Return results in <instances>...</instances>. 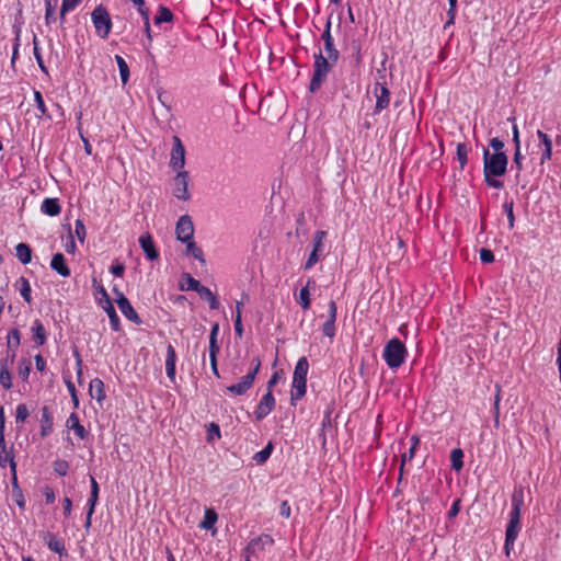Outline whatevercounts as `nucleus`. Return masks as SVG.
<instances>
[{
	"instance_id": "nucleus-1",
	"label": "nucleus",
	"mask_w": 561,
	"mask_h": 561,
	"mask_svg": "<svg viewBox=\"0 0 561 561\" xmlns=\"http://www.w3.org/2000/svg\"><path fill=\"white\" fill-rule=\"evenodd\" d=\"M508 158L505 152L490 153L488 149L483 151V175L488 186L501 190L504 186L503 181L496 178L506 173Z\"/></svg>"
},
{
	"instance_id": "nucleus-2",
	"label": "nucleus",
	"mask_w": 561,
	"mask_h": 561,
	"mask_svg": "<svg viewBox=\"0 0 561 561\" xmlns=\"http://www.w3.org/2000/svg\"><path fill=\"white\" fill-rule=\"evenodd\" d=\"M524 505V489L515 488L512 494V511L510 513V522L505 534V549L508 554L510 547L514 545L519 531L520 511Z\"/></svg>"
},
{
	"instance_id": "nucleus-3",
	"label": "nucleus",
	"mask_w": 561,
	"mask_h": 561,
	"mask_svg": "<svg viewBox=\"0 0 561 561\" xmlns=\"http://www.w3.org/2000/svg\"><path fill=\"white\" fill-rule=\"evenodd\" d=\"M334 64L330 60L329 56L324 57L321 51L314 55L313 73L309 85L311 93L320 89Z\"/></svg>"
},
{
	"instance_id": "nucleus-4",
	"label": "nucleus",
	"mask_w": 561,
	"mask_h": 561,
	"mask_svg": "<svg viewBox=\"0 0 561 561\" xmlns=\"http://www.w3.org/2000/svg\"><path fill=\"white\" fill-rule=\"evenodd\" d=\"M309 364L306 357H300L295 366L293 376L291 401L298 400L306 394L307 374Z\"/></svg>"
},
{
	"instance_id": "nucleus-5",
	"label": "nucleus",
	"mask_w": 561,
	"mask_h": 561,
	"mask_svg": "<svg viewBox=\"0 0 561 561\" xmlns=\"http://www.w3.org/2000/svg\"><path fill=\"white\" fill-rule=\"evenodd\" d=\"M407 348L397 337L391 339L383 348V359L390 368H399L405 359Z\"/></svg>"
},
{
	"instance_id": "nucleus-6",
	"label": "nucleus",
	"mask_w": 561,
	"mask_h": 561,
	"mask_svg": "<svg viewBox=\"0 0 561 561\" xmlns=\"http://www.w3.org/2000/svg\"><path fill=\"white\" fill-rule=\"evenodd\" d=\"M91 18L96 34L101 38H107L112 28V20L107 10L100 4L92 11Z\"/></svg>"
},
{
	"instance_id": "nucleus-7",
	"label": "nucleus",
	"mask_w": 561,
	"mask_h": 561,
	"mask_svg": "<svg viewBox=\"0 0 561 561\" xmlns=\"http://www.w3.org/2000/svg\"><path fill=\"white\" fill-rule=\"evenodd\" d=\"M253 367L252 369L241 378V381L234 385H231L227 388V390L233 394L242 396L253 385L255 376L257 375L261 360L259 357L253 358L252 360Z\"/></svg>"
},
{
	"instance_id": "nucleus-8",
	"label": "nucleus",
	"mask_w": 561,
	"mask_h": 561,
	"mask_svg": "<svg viewBox=\"0 0 561 561\" xmlns=\"http://www.w3.org/2000/svg\"><path fill=\"white\" fill-rule=\"evenodd\" d=\"M327 238V231L324 230H318L314 233L313 240H312V251L308 257V260L305 263V270H310L316 263L319 262L324 247V239Z\"/></svg>"
},
{
	"instance_id": "nucleus-9",
	"label": "nucleus",
	"mask_w": 561,
	"mask_h": 561,
	"mask_svg": "<svg viewBox=\"0 0 561 561\" xmlns=\"http://www.w3.org/2000/svg\"><path fill=\"white\" fill-rule=\"evenodd\" d=\"M113 293L116 296V304L122 311V313L131 322L136 324L141 323V319L138 316V313L135 311L134 307L130 305L129 300L126 298V296L119 291L116 287L113 288Z\"/></svg>"
},
{
	"instance_id": "nucleus-10",
	"label": "nucleus",
	"mask_w": 561,
	"mask_h": 561,
	"mask_svg": "<svg viewBox=\"0 0 561 561\" xmlns=\"http://www.w3.org/2000/svg\"><path fill=\"white\" fill-rule=\"evenodd\" d=\"M173 195L181 201H188L191 198L187 171H179L175 175L173 180Z\"/></svg>"
},
{
	"instance_id": "nucleus-11",
	"label": "nucleus",
	"mask_w": 561,
	"mask_h": 561,
	"mask_svg": "<svg viewBox=\"0 0 561 561\" xmlns=\"http://www.w3.org/2000/svg\"><path fill=\"white\" fill-rule=\"evenodd\" d=\"M10 466L12 472L13 483H16V463L14 461L13 448L8 447L5 444V437H0V467L5 468Z\"/></svg>"
},
{
	"instance_id": "nucleus-12",
	"label": "nucleus",
	"mask_w": 561,
	"mask_h": 561,
	"mask_svg": "<svg viewBox=\"0 0 561 561\" xmlns=\"http://www.w3.org/2000/svg\"><path fill=\"white\" fill-rule=\"evenodd\" d=\"M176 239L181 242H186L193 239L194 225L188 215H183L179 218L175 226Z\"/></svg>"
},
{
	"instance_id": "nucleus-13",
	"label": "nucleus",
	"mask_w": 561,
	"mask_h": 561,
	"mask_svg": "<svg viewBox=\"0 0 561 561\" xmlns=\"http://www.w3.org/2000/svg\"><path fill=\"white\" fill-rule=\"evenodd\" d=\"M170 165L174 170L183 171L185 165V148L178 136L173 137V148L171 152Z\"/></svg>"
},
{
	"instance_id": "nucleus-14",
	"label": "nucleus",
	"mask_w": 561,
	"mask_h": 561,
	"mask_svg": "<svg viewBox=\"0 0 561 561\" xmlns=\"http://www.w3.org/2000/svg\"><path fill=\"white\" fill-rule=\"evenodd\" d=\"M321 39L323 41L324 50L327 53V56H329V58H330V60L332 62H337L339 57H340V53H339V50L334 46V39L332 37V34H331V20H330V18L328 19V21L325 23V27H324V31H323V33L321 35Z\"/></svg>"
},
{
	"instance_id": "nucleus-15",
	"label": "nucleus",
	"mask_w": 561,
	"mask_h": 561,
	"mask_svg": "<svg viewBox=\"0 0 561 561\" xmlns=\"http://www.w3.org/2000/svg\"><path fill=\"white\" fill-rule=\"evenodd\" d=\"M274 407H275V398H274L272 391H267L262 397L261 401L259 402V404L255 409V412H254L255 419L257 421L263 420L272 412Z\"/></svg>"
},
{
	"instance_id": "nucleus-16",
	"label": "nucleus",
	"mask_w": 561,
	"mask_h": 561,
	"mask_svg": "<svg viewBox=\"0 0 561 561\" xmlns=\"http://www.w3.org/2000/svg\"><path fill=\"white\" fill-rule=\"evenodd\" d=\"M139 244L142 249L146 257L150 261H154L159 257V252L157 251L152 237L150 233L146 232L139 237Z\"/></svg>"
},
{
	"instance_id": "nucleus-17",
	"label": "nucleus",
	"mask_w": 561,
	"mask_h": 561,
	"mask_svg": "<svg viewBox=\"0 0 561 561\" xmlns=\"http://www.w3.org/2000/svg\"><path fill=\"white\" fill-rule=\"evenodd\" d=\"M335 320H336V304L331 300L329 304V316L327 321L323 323V334L328 337H333L335 335Z\"/></svg>"
},
{
	"instance_id": "nucleus-18",
	"label": "nucleus",
	"mask_w": 561,
	"mask_h": 561,
	"mask_svg": "<svg viewBox=\"0 0 561 561\" xmlns=\"http://www.w3.org/2000/svg\"><path fill=\"white\" fill-rule=\"evenodd\" d=\"M50 267L53 271H55L58 275L62 277H69L71 274V271L67 265L66 259L62 253H56L53 255L50 261Z\"/></svg>"
},
{
	"instance_id": "nucleus-19",
	"label": "nucleus",
	"mask_w": 561,
	"mask_h": 561,
	"mask_svg": "<svg viewBox=\"0 0 561 561\" xmlns=\"http://www.w3.org/2000/svg\"><path fill=\"white\" fill-rule=\"evenodd\" d=\"M374 92L377 98L376 102V112H380L385 110L389 105V90L381 83H376L374 88Z\"/></svg>"
},
{
	"instance_id": "nucleus-20",
	"label": "nucleus",
	"mask_w": 561,
	"mask_h": 561,
	"mask_svg": "<svg viewBox=\"0 0 561 561\" xmlns=\"http://www.w3.org/2000/svg\"><path fill=\"white\" fill-rule=\"evenodd\" d=\"M175 363H176V353L174 347L169 344L167 347V358H165V371L167 376L171 381L175 380Z\"/></svg>"
},
{
	"instance_id": "nucleus-21",
	"label": "nucleus",
	"mask_w": 561,
	"mask_h": 561,
	"mask_svg": "<svg viewBox=\"0 0 561 561\" xmlns=\"http://www.w3.org/2000/svg\"><path fill=\"white\" fill-rule=\"evenodd\" d=\"M274 539L270 535H262L251 540L247 547L249 552H255L256 550L264 549L265 546H273Z\"/></svg>"
},
{
	"instance_id": "nucleus-22",
	"label": "nucleus",
	"mask_w": 561,
	"mask_h": 561,
	"mask_svg": "<svg viewBox=\"0 0 561 561\" xmlns=\"http://www.w3.org/2000/svg\"><path fill=\"white\" fill-rule=\"evenodd\" d=\"M41 210L48 216H58L61 207L57 198H45L42 203Z\"/></svg>"
},
{
	"instance_id": "nucleus-23",
	"label": "nucleus",
	"mask_w": 561,
	"mask_h": 561,
	"mask_svg": "<svg viewBox=\"0 0 561 561\" xmlns=\"http://www.w3.org/2000/svg\"><path fill=\"white\" fill-rule=\"evenodd\" d=\"M67 426L71 430H73L75 434L80 438L84 439L88 436V432L80 424L79 417L76 413H71L67 420Z\"/></svg>"
},
{
	"instance_id": "nucleus-24",
	"label": "nucleus",
	"mask_w": 561,
	"mask_h": 561,
	"mask_svg": "<svg viewBox=\"0 0 561 561\" xmlns=\"http://www.w3.org/2000/svg\"><path fill=\"white\" fill-rule=\"evenodd\" d=\"M537 136L545 148L541 154V163H543L545 161L550 160L552 157V141L550 137L542 130H537Z\"/></svg>"
},
{
	"instance_id": "nucleus-25",
	"label": "nucleus",
	"mask_w": 561,
	"mask_h": 561,
	"mask_svg": "<svg viewBox=\"0 0 561 561\" xmlns=\"http://www.w3.org/2000/svg\"><path fill=\"white\" fill-rule=\"evenodd\" d=\"M90 394L99 402L105 399L104 382L100 378H94L90 382Z\"/></svg>"
},
{
	"instance_id": "nucleus-26",
	"label": "nucleus",
	"mask_w": 561,
	"mask_h": 561,
	"mask_svg": "<svg viewBox=\"0 0 561 561\" xmlns=\"http://www.w3.org/2000/svg\"><path fill=\"white\" fill-rule=\"evenodd\" d=\"M44 540L48 546L49 550H51L53 552L59 554H62L65 552L64 542L60 539H58L54 534L47 533L44 537Z\"/></svg>"
},
{
	"instance_id": "nucleus-27",
	"label": "nucleus",
	"mask_w": 561,
	"mask_h": 561,
	"mask_svg": "<svg viewBox=\"0 0 561 561\" xmlns=\"http://www.w3.org/2000/svg\"><path fill=\"white\" fill-rule=\"evenodd\" d=\"M103 309L104 311L107 313L108 316V319H110V323H111V328L114 330V331H119L121 329V321H119V317L117 316L116 311H115V308L112 304L111 300H107V302L103 306Z\"/></svg>"
},
{
	"instance_id": "nucleus-28",
	"label": "nucleus",
	"mask_w": 561,
	"mask_h": 561,
	"mask_svg": "<svg viewBox=\"0 0 561 561\" xmlns=\"http://www.w3.org/2000/svg\"><path fill=\"white\" fill-rule=\"evenodd\" d=\"M33 340L37 345H43L46 342V331L39 320H35L32 325Z\"/></svg>"
},
{
	"instance_id": "nucleus-29",
	"label": "nucleus",
	"mask_w": 561,
	"mask_h": 561,
	"mask_svg": "<svg viewBox=\"0 0 561 561\" xmlns=\"http://www.w3.org/2000/svg\"><path fill=\"white\" fill-rule=\"evenodd\" d=\"M15 255L22 264H28L32 260V250L26 243H19L15 247Z\"/></svg>"
},
{
	"instance_id": "nucleus-30",
	"label": "nucleus",
	"mask_w": 561,
	"mask_h": 561,
	"mask_svg": "<svg viewBox=\"0 0 561 561\" xmlns=\"http://www.w3.org/2000/svg\"><path fill=\"white\" fill-rule=\"evenodd\" d=\"M196 293L199 295V297L202 299L208 301L210 309H213V310L218 309L219 302H218L216 296L213 294V291L208 287L202 285Z\"/></svg>"
},
{
	"instance_id": "nucleus-31",
	"label": "nucleus",
	"mask_w": 561,
	"mask_h": 561,
	"mask_svg": "<svg viewBox=\"0 0 561 561\" xmlns=\"http://www.w3.org/2000/svg\"><path fill=\"white\" fill-rule=\"evenodd\" d=\"M16 287H18L21 296L23 297V299L27 304H31L32 302V296H31L32 289H31L30 282L25 277L21 276L16 280Z\"/></svg>"
},
{
	"instance_id": "nucleus-32",
	"label": "nucleus",
	"mask_w": 561,
	"mask_h": 561,
	"mask_svg": "<svg viewBox=\"0 0 561 561\" xmlns=\"http://www.w3.org/2000/svg\"><path fill=\"white\" fill-rule=\"evenodd\" d=\"M186 244V254L198 260L203 265L206 263L203 250L192 240L184 242Z\"/></svg>"
},
{
	"instance_id": "nucleus-33",
	"label": "nucleus",
	"mask_w": 561,
	"mask_h": 561,
	"mask_svg": "<svg viewBox=\"0 0 561 561\" xmlns=\"http://www.w3.org/2000/svg\"><path fill=\"white\" fill-rule=\"evenodd\" d=\"M41 425H42V436H46L51 431V427H53V417H51L47 407H43V409H42Z\"/></svg>"
},
{
	"instance_id": "nucleus-34",
	"label": "nucleus",
	"mask_w": 561,
	"mask_h": 561,
	"mask_svg": "<svg viewBox=\"0 0 561 561\" xmlns=\"http://www.w3.org/2000/svg\"><path fill=\"white\" fill-rule=\"evenodd\" d=\"M310 285L314 286V282L312 279H308L306 286L302 287L299 293V304H300L301 308L305 310L310 308V291H309Z\"/></svg>"
},
{
	"instance_id": "nucleus-35",
	"label": "nucleus",
	"mask_w": 561,
	"mask_h": 561,
	"mask_svg": "<svg viewBox=\"0 0 561 561\" xmlns=\"http://www.w3.org/2000/svg\"><path fill=\"white\" fill-rule=\"evenodd\" d=\"M218 519L217 513L214 510H206L203 520L199 523L202 529H211Z\"/></svg>"
},
{
	"instance_id": "nucleus-36",
	"label": "nucleus",
	"mask_w": 561,
	"mask_h": 561,
	"mask_svg": "<svg viewBox=\"0 0 561 561\" xmlns=\"http://www.w3.org/2000/svg\"><path fill=\"white\" fill-rule=\"evenodd\" d=\"M272 451L273 444L268 442L267 445L262 450L254 454L253 460L255 461L256 465H263L270 458Z\"/></svg>"
},
{
	"instance_id": "nucleus-37",
	"label": "nucleus",
	"mask_w": 561,
	"mask_h": 561,
	"mask_svg": "<svg viewBox=\"0 0 561 561\" xmlns=\"http://www.w3.org/2000/svg\"><path fill=\"white\" fill-rule=\"evenodd\" d=\"M115 60H116V64H117L118 69H119L121 80H122L123 84H126L128 79H129V68H128V65L125 61V59L122 56H119V55H115Z\"/></svg>"
},
{
	"instance_id": "nucleus-38",
	"label": "nucleus",
	"mask_w": 561,
	"mask_h": 561,
	"mask_svg": "<svg viewBox=\"0 0 561 561\" xmlns=\"http://www.w3.org/2000/svg\"><path fill=\"white\" fill-rule=\"evenodd\" d=\"M463 451L460 448H455L450 453L451 468L459 471L463 466Z\"/></svg>"
},
{
	"instance_id": "nucleus-39",
	"label": "nucleus",
	"mask_w": 561,
	"mask_h": 561,
	"mask_svg": "<svg viewBox=\"0 0 561 561\" xmlns=\"http://www.w3.org/2000/svg\"><path fill=\"white\" fill-rule=\"evenodd\" d=\"M20 339H21V334L18 329H11L9 331L7 344H8V348L10 352H13V351L15 352V350L20 345Z\"/></svg>"
},
{
	"instance_id": "nucleus-40",
	"label": "nucleus",
	"mask_w": 561,
	"mask_h": 561,
	"mask_svg": "<svg viewBox=\"0 0 561 561\" xmlns=\"http://www.w3.org/2000/svg\"><path fill=\"white\" fill-rule=\"evenodd\" d=\"M173 13L164 5H160L158 14L154 16V23L161 24L163 22H171Z\"/></svg>"
},
{
	"instance_id": "nucleus-41",
	"label": "nucleus",
	"mask_w": 561,
	"mask_h": 561,
	"mask_svg": "<svg viewBox=\"0 0 561 561\" xmlns=\"http://www.w3.org/2000/svg\"><path fill=\"white\" fill-rule=\"evenodd\" d=\"M457 159L460 164V169L463 170L468 161V148L466 144L459 142L457 145Z\"/></svg>"
},
{
	"instance_id": "nucleus-42",
	"label": "nucleus",
	"mask_w": 561,
	"mask_h": 561,
	"mask_svg": "<svg viewBox=\"0 0 561 561\" xmlns=\"http://www.w3.org/2000/svg\"><path fill=\"white\" fill-rule=\"evenodd\" d=\"M34 102L39 111V117H49L43 95L39 91H34Z\"/></svg>"
},
{
	"instance_id": "nucleus-43",
	"label": "nucleus",
	"mask_w": 561,
	"mask_h": 561,
	"mask_svg": "<svg viewBox=\"0 0 561 561\" xmlns=\"http://www.w3.org/2000/svg\"><path fill=\"white\" fill-rule=\"evenodd\" d=\"M182 278L185 280V287L182 286L181 288L182 289H186V290H194V291H197L199 289V287L202 286V284L195 279L191 274L188 273H184Z\"/></svg>"
},
{
	"instance_id": "nucleus-44",
	"label": "nucleus",
	"mask_w": 561,
	"mask_h": 561,
	"mask_svg": "<svg viewBox=\"0 0 561 561\" xmlns=\"http://www.w3.org/2000/svg\"><path fill=\"white\" fill-rule=\"evenodd\" d=\"M81 0H62L61 9H60V20L61 22L65 21V15L67 12L75 10L79 4Z\"/></svg>"
},
{
	"instance_id": "nucleus-45",
	"label": "nucleus",
	"mask_w": 561,
	"mask_h": 561,
	"mask_svg": "<svg viewBox=\"0 0 561 561\" xmlns=\"http://www.w3.org/2000/svg\"><path fill=\"white\" fill-rule=\"evenodd\" d=\"M98 499H99V484H98L96 480L93 477H91V493H90V499L88 501V505L91 506L92 510L95 508Z\"/></svg>"
},
{
	"instance_id": "nucleus-46",
	"label": "nucleus",
	"mask_w": 561,
	"mask_h": 561,
	"mask_svg": "<svg viewBox=\"0 0 561 561\" xmlns=\"http://www.w3.org/2000/svg\"><path fill=\"white\" fill-rule=\"evenodd\" d=\"M513 207H514V202L513 201L506 202L503 205V209H504V211H505V214L507 216L508 228L510 229H513L514 228V224H515V216H514Z\"/></svg>"
},
{
	"instance_id": "nucleus-47",
	"label": "nucleus",
	"mask_w": 561,
	"mask_h": 561,
	"mask_svg": "<svg viewBox=\"0 0 561 561\" xmlns=\"http://www.w3.org/2000/svg\"><path fill=\"white\" fill-rule=\"evenodd\" d=\"M0 385L9 390L12 388V379L9 368L0 369Z\"/></svg>"
},
{
	"instance_id": "nucleus-48",
	"label": "nucleus",
	"mask_w": 561,
	"mask_h": 561,
	"mask_svg": "<svg viewBox=\"0 0 561 561\" xmlns=\"http://www.w3.org/2000/svg\"><path fill=\"white\" fill-rule=\"evenodd\" d=\"M75 234L81 243L84 242L87 231L85 226L81 219H77L75 222Z\"/></svg>"
},
{
	"instance_id": "nucleus-49",
	"label": "nucleus",
	"mask_w": 561,
	"mask_h": 561,
	"mask_svg": "<svg viewBox=\"0 0 561 561\" xmlns=\"http://www.w3.org/2000/svg\"><path fill=\"white\" fill-rule=\"evenodd\" d=\"M33 51H34V57L39 66V68L46 72V67L44 65V61H43V58H42V55L39 53V48H38V41H37V36L34 35L33 37Z\"/></svg>"
},
{
	"instance_id": "nucleus-50",
	"label": "nucleus",
	"mask_w": 561,
	"mask_h": 561,
	"mask_svg": "<svg viewBox=\"0 0 561 561\" xmlns=\"http://www.w3.org/2000/svg\"><path fill=\"white\" fill-rule=\"evenodd\" d=\"M54 470L57 474L64 477L69 470V463L66 460L58 459L54 462Z\"/></svg>"
},
{
	"instance_id": "nucleus-51",
	"label": "nucleus",
	"mask_w": 561,
	"mask_h": 561,
	"mask_svg": "<svg viewBox=\"0 0 561 561\" xmlns=\"http://www.w3.org/2000/svg\"><path fill=\"white\" fill-rule=\"evenodd\" d=\"M28 416V410L27 407L23 403L19 404L16 407V415L15 420L18 423H23Z\"/></svg>"
},
{
	"instance_id": "nucleus-52",
	"label": "nucleus",
	"mask_w": 561,
	"mask_h": 561,
	"mask_svg": "<svg viewBox=\"0 0 561 561\" xmlns=\"http://www.w3.org/2000/svg\"><path fill=\"white\" fill-rule=\"evenodd\" d=\"M220 346L217 340H209V359H217Z\"/></svg>"
},
{
	"instance_id": "nucleus-53",
	"label": "nucleus",
	"mask_w": 561,
	"mask_h": 561,
	"mask_svg": "<svg viewBox=\"0 0 561 561\" xmlns=\"http://www.w3.org/2000/svg\"><path fill=\"white\" fill-rule=\"evenodd\" d=\"M66 385H67L68 391H69V393L71 396V400H72V403H73L75 408H78L79 407V399H78L76 387H75L73 382L71 380H67Z\"/></svg>"
},
{
	"instance_id": "nucleus-54",
	"label": "nucleus",
	"mask_w": 561,
	"mask_h": 561,
	"mask_svg": "<svg viewBox=\"0 0 561 561\" xmlns=\"http://www.w3.org/2000/svg\"><path fill=\"white\" fill-rule=\"evenodd\" d=\"M480 260L483 263H492L494 262V254L491 250L482 248L480 250Z\"/></svg>"
},
{
	"instance_id": "nucleus-55",
	"label": "nucleus",
	"mask_w": 561,
	"mask_h": 561,
	"mask_svg": "<svg viewBox=\"0 0 561 561\" xmlns=\"http://www.w3.org/2000/svg\"><path fill=\"white\" fill-rule=\"evenodd\" d=\"M45 7H46L45 20H46V23L49 24L55 19L54 18L55 8L51 5L50 0H45Z\"/></svg>"
},
{
	"instance_id": "nucleus-56",
	"label": "nucleus",
	"mask_w": 561,
	"mask_h": 561,
	"mask_svg": "<svg viewBox=\"0 0 561 561\" xmlns=\"http://www.w3.org/2000/svg\"><path fill=\"white\" fill-rule=\"evenodd\" d=\"M65 249H66V252L70 253V254H73L77 250L73 234H72L70 228H69V238H68V241L66 242Z\"/></svg>"
},
{
	"instance_id": "nucleus-57",
	"label": "nucleus",
	"mask_w": 561,
	"mask_h": 561,
	"mask_svg": "<svg viewBox=\"0 0 561 561\" xmlns=\"http://www.w3.org/2000/svg\"><path fill=\"white\" fill-rule=\"evenodd\" d=\"M15 358V352H8V355L5 358H2L0 362V369L9 368V365L14 362Z\"/></svg>"
},
{
	"instance_id": "nucleus-58",
	"label": "nucleus",
	"mask_w": 561,
	"mask_h": 561,
	"mask_svg": "<svg viewBox=\"0 0 561 561\" xmlns=\"http://www.w3.org/2000/svg\"><path fill=\"white\" fill-rule=\"evenodd\" d=\"M490 147L494 150V152H504V142L497 137H494L490 140Z\"/></svg>"
},
{
	"instance_id": "nucleus-59",
	"label": "nucleus",
	"mask_w": 561,
	"mask_h": 561,
	"mask_svg": "<svg viewBox=\"0 0 561 561\" xmlns=\"http://www.w3.org/2000/svg\"><path fill=\"white\" fill-rule=\"evenodd\" d=\"M110 271L113 275L117 276V277H122L124 272H125V265L122 264V263H116V264H113L111 267H110Z\"/></svg>"
},
{
	"instance_id": "nucleus-60",
	"label": "nucleus",
	"mask_w": 561,
	"mask_h": 561,
	"mask_svg": "<svg viewBox=\"0 0 561 561\" xmlns=\"http://www.w3.org/2000/svg\"><path fill=\"white\" fill-rule=\"evenodd\" d=\"M234 332L239 337H241L243 334L242 318L239 312L236 314L234 319Z\"/></svg>"
},
{
	"instance_id": "nucleus-61",
	"label": "nucleus",
	"mask_w": 561,
	"mask_h": 561,
	"mask_svg": "<svg viewBox=\"0 0 561 561\" xmlns=\"http://www.w3.org/2000/svg\"><path fill=\"white\" fill-rule=\"evenodd\" d=\"M43 494L45 496V500H46V503L47 504H51L55 502V492L54 490L50 488V486H45L44 488V491H43Z\"/></svg>"
},
{
	"instance_id": "nucleus-62",
	"label": "nucleus",
	"mask_w": 561,
	"mask_h": 561,
	"mask_svg": "<svg viewBox=\"0 0 561 561\" xmlns=\"http://www.w3.org/2000/svg\"><path fill=\"white\" fill-rule=\"evenodd\" d=\"M522 160H523V156H522L520 149L516 148L515 152H514L513 161L516 165L517 172L522 171V169H523Z\"/></svg>"
},
{
	"instance_id": "nucleus-63",
	"label": "nucleus",
	"mask_w": 561,
	"mask_h": 561,
	"mask_svg": "<svg viewBox=\"0 0 561 561\" xmlns=\"http://www.w3.org/2000/svg\"><path fill=\"white\" fill-rule=\"evenodd\" d=\"M459 512H460V500H459V499H457V500L453 503V505H451V507H450V510H449V512H448V518H450V519H451V518L456 517V516L458 515V513H459Z\"/></svg>"
},
{
	"instance_id": "nucleus-64",
	"label": "nucleus",
	"mask_w": 561,
	"mask_h": 561,
	"mask_svg": "<svg viewBox=\"0 0 561 561\" xmlns=\"http://www.w3.org/2000/svg\"><path fill=\"white\" fill-rule=\"evenodd\" d=\"M279 513L285 518H289L290 517V505H289V503L287 501H283L282 502Z\"/></svg>"
}]
</instances>
